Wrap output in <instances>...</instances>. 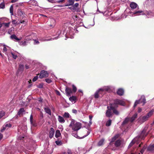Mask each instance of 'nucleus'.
<instances>
[{"label":"nucleus","instance_id":"obj_1","mask_svg":"<svg viewBox=\"0 0 154 154\" xmlns=\"http://www.w3.org/2000/svg\"><path fill=\"white\" fill-rule=\"evenodd\" d=\"M69 127H71L74 131H78L81 128V124L77 122L75 120L72 119L71 122L69 125Z\"/></svg>","mask_w":154,"mask_h":154},{"label":"nucleus","instance_id":"obj_2","mask_svg":"<svg viewBox=\"0 0 154 154\" xmlns=\"http://www.w3.org/2000/svg\"><path fill=\"white\" fill-rule=\"evenodd\" d=\"M145 130H143L141 132L140 135L137 137H135L134 138L130 143L128 147H130L131 146L135 143V141H137L138 140L137 139L138 138H140V139H143V137H144L145 136L144 135L145 133Z\"/></svg>","mask_w":154,"mask_h":154},{"label":"nucleus","instance_id":"obj_3","mask_svg":"<svg viewBox=\"0 0 154 154\" xmlns=\"http://www.w3.org/2000/svg\"><path fill=\"white\" fill-rule=\"evenodd\" d=\"M151 12L147 11H138L133 12V14L136 16H139L141 15H148L150 17L151 15Z\"/></svg>","mask_w":154,"mask_h":154},{"label":"nucleus","instance_id":"obj_4","mask_svg":"<svg viewBox=\"0 0 154 154\" xmlns=\"http://www.w3.org/2000/svg\"><path fill=\"white\" fill-rule=\"evenodd\" d=\"M140 102L143 103V106L146 103V100L145 96L143 95H142L141 96L140 99L136 100L133 106L135 108L137 104L140 103Z\"/></svg>","mask_w":154,"mask_h":154},{"label":"nucleus","instance_id":"obj_5","mask_svg":"<svg viewBox=\"0 0 154 154\" xmlns=\"http://www.w3.org/2000/svg\"><path fill=\"white\" fill-rule=\"evenodd\" d=\"M113 105H114L111 104L110 106H107L108 109L106 110V115L107 117H109L112 116V110L113 108Z\"/></svg>","mask_w":154,"mask_h":154},{"label":"nucleus","instance_id":"obj_6","mask_svg":"<svg viewBox=\"0 0 154 154\" xmlns=\"http://www.w3.org/2000/svg\"><path fill=\"white\" fill-rule=\"evenodd\" d=\"M78 32V31L77 29L69 27V31L68 33L70 36L69 38H73V35L75 34V33Z\"/></svg>","mask_w":154,"mask_h":154},{"label":"nucleus","instance_id":"obj_7","mask_svg":"<svg viewBox=\"0 0 154 154\" xmlns=\"http://www.w3.org/2000/svg\"><path fill=\"white\" fill-rule=\"evenodd\" d=\"M49 75V73L47 71L44 70H42L40 72L39 77L40 79L43 78H46Z\"/></svg>","mask_w":154,"mask_h":154},{"label":"nucleus","instance_id":"obj_8","mask_svg":"<svg viewBox=\"0 0 154 154\" xmlns=\"http://www.w3.org/2000/svg\"><path fill=\"white\" fill-rule=\"evenodd\" d=\"M149 118L146 115L140 116L139 118V121L140 123H142L148 120Z\"/></svg>","mask_w":154,"mask_h":154},{"label":"nucleus","instance_id":"obj_9","mask_svg":"<svg viewBox=\"0 0 154 154\" xmlns=\"http://www.w3.org/2000/svg\"><path fill=\"white\" fill-rule=\"evenodd\" d=\"M114 104L115 105L119 104L121 105L124 106L125 105V103L122 100L117 99L114 100Z\"/></svg>","mask_w":154,"mask_h":154},{"label":"nucleus","instance_id":"obj_10","mask_svg":"<svg viewBox=\"0 0 154 154\" xmlns=\"http://www.w3.org/2000/svg\"><path fill=\"white\" fill-rule=\"evenodd\" d=\"M112 88V87L110 86H105L103 87L100 88L101 91L102 92L108 91L111 90Z\"/></svg>","mask_w":154,"mask_h":154},{"label":"nucleus","instance_id":"obj_11","mask_svg":"<svg viewBox=\"0 0 154 154\" xmlns=\"http://www.w3.org/2000/svg\"><path fill=\"white\" fill-rule=\"evenodd\" d=\"M90 131H88L87 132V134L84 136L83 137H79L78 136V135L77 134V133H74L73 132H72V135L74 136L75 137L78 138V139H82L83 138H84L85 137L87 136L90 133Z\"/></svg>","mask_w":154,"mask_h":154},{"label":"nucleus","instance_id":"obj_12","mask_svg":"<svg viewBox=\"0 0 154 154\" xmlns=\"http://www.w3.org/2000/svg\"><path fill=\"white\" fill-rule=\"evenodd\" d=\"M101 91L100 90V88H99L98 90H97L95 92L94 96L95 98L97 99L99 97V94H101Z\"/></svg>","mask_w":154,"mask_h":154},{"label":"nucleus","instance_id":"obj_13","mask_svg":"<svg viewBox=\"0 0 154 154\" xmlns=\"http://www.w3.org/2000/svg\"><path fill=\"white\" fill-rule=\"evenodd\" d=\"M18 54L19 53L15 51L14 52H12L11 51V53H9V56H10V54H11L13 58L14 59H17Z\"/></svg>","mask_w":154,"mask_h":154},{"label":"nucleus","instance_id":"obj_14","mask_svg":"<svg viewBox=\"0 0 154 154\" xmlns=\"http://www.w3.org/2000/svg\"><path fill=\"white\" fill-rule=\"evenodd\" d=\"M65 92L66 95L69 96L71 95V94L72 93L71 89L68 88H66L65 89Z\"/></svg>","mask_w":154,"mask_h":154},{"label":"nucleus","instance_id":"obj_15","mask_svg":"<svg viewBox=\"0 0 154 154\" xmlns=\"http://www.w3.org/2000/svg\"><path fill=\"white\" fill-rule=\"evenodd\" d=\"M124 93V90L123 88H120L118 89L117 94L119 96H122Z\"/></svg>","mask_w":154,"mask_h":154},{"label":"nucleus","instance_id":"obj_16","mask_svg":"<svg viewBox=\"0 0 154 154\" xmlns=\"http://www.w3.org/2000/svg\"><path fill=\"white\" fill-rule=\"evenodd\" d=\"M54 133V130L52 128H51L49 131V137L50 138H51L53 137Z\"/></svg>","mask_w":154,"mask_h":154},{"label":"nucleus","instance_id":"obj_17","mask_svg":"<svg viewBox=\"0 0 154 154\" xmlns=\"http://www.w3.org/2000/svg\"><path fill=\"white\" fill-rule=\"evenodd\" d=\"M29 4L32 6H36L37 5V2L35 0H30L29 2Z\"/></svg>","mask_w":154,"mask_h":154},{"label":"nucleus","instance_id":"obj_18","mask_svg":"<svg viewBox=\"0 0 154 154\" xmlns=\"http://www.w3.org/2000/svg\"><path fill=\"white\" fill-rule=\"evenodd\" d=\"M58 120L60 123L62 124L64 123L65 121L63 118L60 116H58Z\"/></svg>","mask_w":154,"mask_h":154},{"label":"nucleus","instance_id":"obj_19","mask_svg":"<svg viewBox=\"0 0 154 154\" xmlns=\"http://www.w3.org/2000/svg\"><path fill=\"white\" fill-rule=\"evenodd\" d=\"M51 24H49V26L51 28L54 27L55 25V21L54 19H51L50 21Z\"/></svg>","mask_w":154,"mask_h":154},{"label":"nucleus","instance_id":"obj_20","mask_svg":"<svg viewBox=\"0 0 154 154\" xmlns=\"http://www.w3.org/2000/svg\"><path fill=\"white\" fill-rule=\"evenodd\" d=\"M137 4L134 2H132L130 4V6L131 8L132 9H134L136 8L137 6Z\"/></svg>","mask_w":154,"mask_h":154},{"label":"nucleus","instance_id":"obj_21","mask_svg":"<svg viewBox=\"0 0 154 154\" xmlns=\"http://www.w3.org/2000/svg\"><path fill=\"white\" fill-rule=\"evenodd\" d=\"M154 112V109H152L149 111L147 114L146 115L149 118L153 114Z\"/></svg>","mask_w":154,"mask_h":154},{"label":"nucleus","instance_id":"obj_22","mask_svg":"<svg viewBox=\"0 0 154 154\" xmlns=\"http://www.w3.org/2000/svg\"><path fill=\"white\" fill-rule=\"evenodd\" d=\"M75 0H68V3L65 6H69L73 5Z\"/></svg>","mask_w":154,"mask_h":154},{"label":"nucleus","instance_id":"obj_23","mask_svg":"<svg viewBox=\"0 0 154 154\" xmlns=\"http://www.w3.org/2000/svg\"><path fill=\"white\" fill-rule=\"evenodd\" d=\"M24 69V66L22 64H20L19 65V68L18 70V72H22Z\"/></svg>","mask_w":154,"mask_h":154},{"label":"nucleus","instance_id":"obj_24","mask_svg":"<svg viewBox=\"0 0 154 154\" xmlns=\"http://www.w3.org/2000/svg\"><path fill=\"white\" fill-rule=\"evenodd\" d=\"M50 149H49V148H48L46 149H45L44 151H43L44 152L43 153L44 154H50L52 152V151L51 149L49 151V150H50Z\"/></svg>","mask_w":154,"mask_h":154},{"label":"nucleus","instance_id":"obj_25","mask_svg":"<svg viewBox=\"0 0 154 154\" xmlns=\"http://www.w3.org/2000/svg\"><path fill=\"white\" fill-rule=\"evenodd\" d=\"M11 38L12 39H14L16 41H19L21 40V38H18L16 35L14 34L11 36Z\"/></svg>","mask_w":154,"mask_h":154},{"label":"nucleus","instance_id":"obj_26","mask_svg":"<svg viewBox=\"0 0 154 154\" xmlns=\"http://www.w3.org/2000/svg\"><path fill=\"white\" fill-rule=\"evenodd\" d=\"M76 99V97L75 96H73L69 98V100L72 103H75Z\"/></svg>","mask_w":154,"mask_h":154},{"label":"nucleus","instance_id":"obj_27","mask_svg":"<svg viewBox=\"0 0 154 154\" xmlns=\"http://www.w3.org/2000/svg\"><path fill=\"white\" fill-rule=\"evenodd\" d=\"M137 114L136 113L131 118L130 121L131 122H133L137 118Z\"/></svg>","mask_w":154,"mask_h":154},{"label":"nucleus","instance_id":"obj_28","mask_svg":"<svg viewBox=\"0 0 154 154\" xmlns=\"http://www.w3.org/2000/svg\"><path fill=\"white\" fill-rule=\"evenodd\" d=\"M45 112L48 114L51 115V112L50 109L48 107H46L44 108Z\"/></svg>","mask_w":154,"mask_h":154},{"label":"nucleus","instance_id":"obj_29","mask_svg":"<svg viewBox=\"0 0 154 154\" xmlns=\"http://www.w3.org/2000/svg\"><path fill=\"white\" fill-rule=\"evenodd\" d=\"M72 11L73 12H80V10L79 8H76L73 5H72Z\"/></svg>","mask_w":154,"mask_h":154},{"label":"nucleus","instance_id":"obj_30","mask_svg":"<svg viewBox=\"0 0 154 154\" xmlns=\"http://www.w3.org/2000/svg\"><path fill=\"white\" fill-rule=\"evenodd\" d=\"M121 142L120 140H117L115 143V146L116 147L119 146L121 145Z\"/></svg>","mask_w":154,"mask_h":154},{"label":"nucleus","instance_id":"obj_31","mask_svg":"<svg viewBox=\"0 0 154 154\" xmlns=\"http://www.w3.org/2000/svg\"><path fill=\"white\" fill-rule=\"evenodd\" d=\"M147 150L149 151H152L154 150V145H150L148 148Z\"/></svg>","mask_w":154,"mask_h":154},{"label":"nucleus","instance_id":"obj_32","mask_svg":"<svg viewBox=\"0 0 154 154\" xmlns=\"http://www.w3.org/2000/svg\"><path fill=\"white\" fill-rule=\"evenodd\" d=\"M61 135V134L60 131L59 130H57L56 131L55 134V136L56 137L58 138L60 137Z\"/></svg>","mask_w":154,"mask_h":154},{"label":"nucleus","instance_id":"obj_33","mask_svg":"<svg viewBox=\"0 0 154 154\" xmlns=\"http://www.w3.org/2000/svg\"><path fill=\"white\" fill-rule=\"evenodd\" d=\"M119 134H117L112 139L110 142H114L117 139V138L119 137Z\"/></svg>","mask_w":154,"mask_h":154},{"label":"nucleus","instance_id":"obj_34","mask_svg":"<svg viewBox=\"0 0 154 154\" xmlns=\"http://www.w3.org/2000/svg\"><path fill=\"white\" fill-rule=\"evenodd\" d=\"M24 112V110L23 108H20L19 110V111L18 112V115L19 116H20L22 115L23 112Z\"/></svg>","mask_w":154,"mask_h":154},{"label":"nucleus","instance_id":"obj_35","mask_svg":"<svg viewBox=\"0 0 154 154\" xmlns=\"http://www.w3.org/2000/svg\"><path fill=\"white\" fill-rule=\"evenodd\" d=\"M32 120H33V116L32 115H31L30 116V123H31V125H32L35 126H36V125L35 124H34L33 123Z\"/></svg>","mask_w":154,"mask_h":154},{"label":"nucleus","instance_id":"obj_36","mask_svg":"<svg viewBox=\"0 0 154 154\" xmlns=\"http://www.w3.org/2000/svg\"><path fill=\"white\" fill-rule=\"evenodd\" d=\"M19 45L22 46H25L27 45L26 41L19 42Z\"/></svg>","mask_w":154,"mask_h":154},{"label":"nucleus","instance_id":"obj_37","mask_svg":"<svg viewBox=\"0 0 154 154\" xmlns=\"http://www.w3.org/2000/svg\"><path fill=\"white\" fill-rule=\"evenodd\" d=\"M104 139H101L98 143V145L99 146H100L103 144L104 142Z\"/></svg>","mask_w":154,"mask_h":154},{"label":"nucleus","instance_id":"obj_38","mask_svg":"<svg viewBox=\"0 0 154 154\" xmlns=\"http://www.w3.org/2000/svg\"><path fill=\"white\" fill-rule=\"evenodd\" d=\"M129 119L128 118H126L122 123V125H124L126 124L129 121Z\"/></svg>","mask_w":154,"mask_h":154},{"label":"nucleus","instance_id":"obj_39","mask_svg":"<svg viewBox=\"0 0 154 154\" xmlns=\"http://www.w3.org/2000/svg\"><path fill=\"white\" fill-rule=\"evenodd\" d=\"M63 117L65 118H69L70 116L68 112H65L63 115Z\"/></svg>","mask_w":154,"mask_h":154},{"label":"nucleus","instance_id":"obj_40","mask_svg":"<svg viewBox=\"0 0 154 154\" xmlns=\"http://www.w3.org/2000/svg\"><path fill=\"white\" fill-rule=\"evenodd\" d=\"M13 5H12L11 6L10 8V11L11 15H13Z\"/></svg>","mask_w":154,"mask_h":154},{"label":"nucleus","instance_id":"obj_41","mask_svg":"<svg viewBox=\"0 0 154 154\" xmlns=\"http://www.w3.org/2000/svg\"><path fill=\"white\" fill-rule=\"evenodd\" d=\"M113 113L116 115H118L119 114V112L115 109V107L113 106V108L112 109Z\"/></svg>","mask_w":154,"mask_h":154},{"label":"nucleus","instance_id":"obj_42","mask_svg":"<svg viewBox=\"0 0 154 154\" xmlns=\"http://www.w3.org/2000/svg\"><path fill=\"white\" fill-rule=\"evenodd\" d=\"M3 52H6L7 51V48H9V47L5 44L3 45Z\"/></svg>","mask_w":154,"mask_h":154},{"label":"nucleus","instance_id":"obj_43","mask_svg":"<svg viewBox=\"0 0 154 154\" xmlns=\"http://www.w3.org/2000/svg\"><path fill=\"white\" fill-rule=\"evenodd\" d=\"M112 122V121L111 119L109 120L106 122V125L107 126H110Z\"/></svg>","mask_w":154,"mask_h":154},{"label":"nucleus","instance_id":"obj_44","mask_svg":"<svg viewBox=\"0 0 154 154\" xmlns=\"http://www.w3.org/2000/svg\"><path fill=\"white\" fill-rule=\"evenodd\" d=\"M59 38V35L58 36H57V37H55V38H51L50 39H45L44 40V41H49L51 40H54V39H57V38Z\"/></svg>","mask_w":154,"mask_h":154},{"label":"nucleus","instance_id":"obj_45","mask_svg":"<svg viewBox=\"0 0 154 154\" xmlns=\"http://www.w3.org/2000/svg\"><path fill=\"white\" fill-rule=\"evenodd\" d=\"M5 114V112L3 111H1L0 112V119Z\"/></svg>","mask_w":154,"mask_h":154},{"label":"nucleus","instance_id":"obj_46","mask_svg":"<svg viewBox=\"0 0 154 154\" xmlns=\"http://www.w3.org/2000/svg\"><path fill=\"white\" fill-rule=\"evenodd\" d=\"M3 25H4L6 27V28H8L9 27L10 23H2Z\"/></svg>","mask_w":154,"mask_h":154},{"label":"nucleus","instance_id":"obj_47","mask_svg":"<svg viewBox=\"0 0 154 154\" xmlns=\"http://www.w3.org/2000/svg\"><path fill=\"white\" fill-rule=\"evenodd\" d=\"M146 146H144L143 148L142 149L140 150V152L141 153V154H143V152L146 149Z\"/></svg>","mask_w":154,"mask_h":154},{"label":"nucleus","instance_id":"obj_48","mask_svg":"<svg viewBox=\"0 0 154 154\" xmlns=\"http://www.w3.org/2000/svg\"><path fill=\"white\" fill-rule=\"evenodd\" d=\"M72 91L74 92H75L77 91V88L74 85H72Z\"/></svg>","mask_w":154,"mask_h":154},{"label":"nucleus","instance_id":"obj_49","mask_svg":"<svg viewBox=\"0 0 154 154\" xmlns=\"http://www.w3.org/2000/svg\"><path fill=\"white\" fill-rule=\"evenodd\" d=\"M45 81L46 82L48 83H50L52 82L51 80V79L48 78L45 79Z\"/></svg>","mask_w":154,"mask_h":154},{"label":"nucleus","instance_id":"obj_50","mask_svg":"<svg viewBox=\"0 0 154 154\" xmlns=\"http://www.w3.org/2000/svg\"><path fill=\"white\" fill-rule=\"evenodd\" d=\"M38 78V75H36L34 77V78L32 79L33 82H35L36 81Z\"/></svg>","mask_w":154,"mask_h":154},{"label":"nucleus","instance_id":"obj_51","mask_svg":"<svg viewBox=\"0 0 154 154\" xmlns=\"http://www.w3.org/2000/svg\"><path fill=\"white\" fill-rule=\"evenodd\" d=\"M5 7V5L4 3H2L0 4V8H4Z\"/></svg>","mask_w":154,"mask_h":154},{"label":"nucleus","instance_id":"obj_52","mask_svg":"<svg viewBox=\"0 0 154 154\" xmlns=\"http://www.w3.org/2000/svg\"><path fill=\"white\" fill-rule=\"evenodd\" d=\"M67 153L68 154H72L71 150L69 149H68L67 150Z\"/></svg>","mask_w":154,"mask_h":154},{"label":"nucleus","instance_id":"obj_53","mask_svg":"<svg viewBox=\"0 0 154 154\" xmlns=\"http://www.w3.org/2000/svg\"><path fill=\"white\" fill-rule=\"evenodd\" d=\"M5 125V127H6V128H10L11 126V125L10 123L6 124Z\"/></svg>","mask_w":154,"mask_h":154},{"label":"nucleus","instance_id":"obj_54","mask_svg":"<svg viewBox=\"0 0 154 154\" xmlns=\"http://www.w3.org/2000/svg\"><path fill=\"white\" fill-rule=\"evenodd\" d=\"M55 143L57 145H61L62 144L61 142L59 141H56Z\"/></svg>","mask_w":154,"mask_h":154},{"label":"nucleus","instance_id":"obj_55","mask_svg":"<svg viewBox=\"0 0 154 154\" xmlns=\"http://www.w3.org/2000/svg\"><path fill=\"white\" fill-rule=\"evenodd\" d=\"M6 127H5V125L3 126L2 129L1 130V132H3L6 129Z\"/></svg>","mask_w":154,"mask_h":154},{"label":"nucleus","instance_id":"obj_56","mask_svg":"<svg viewBox=\"0 0 154 154\" xmlns=\"http://www.w3.org/2000/svg\"><path fill=\"white\" fill-rule=\"evenodd\" d=\"M72 18L75 21L77 20L78 18L77 17L76 15H73L72 17Z\"/></svg>","mask_w":154,"mask_h":154},{"label":"nucleus","instance_id":"obj_57","mask_svg":"<svg viewBox=\"0 0 154 154\" xmlns=\"http://www.w3.org/2000/svg\"><path fill=\"white\" fill-rule=\"evenodd\" d=\"M38 88H42L43 87V84H40L37 86Z\"/></svg>","mask_w":154,"mask_h":154},{"label":"nucleus","instance_id":"obj_58","mask_svg":"<svg viewBox=\"0 0 154 154\" xmlns=\"http://www.w3.org/2000/svg\"><path fill=\"white\" fill-rule=\"evenodd\" d=\"M12 22L14 24H17V22L15 20H12Z\"/></svg>","mask_w":154,"mask_h":154},{"label":"nucleus","instance_id":"obj_59","mask_svg":"<svg viewBox=\"0 0 154 154\" xmlns=\"http://www.w3.org/2000/svg\"><path fill=\"white\" fill-rule=\"evenodd\" d=\"M55 91L56 94L57 95H58L59 96L60 95V92L56 90H55Z\"/></svg>","mask_w":154,"mask_h":154},{"label":"nucleus","instance_id":"obj_60","mask_svg":"<svg viewBox=\"0 0 154 154\" xmlns=\"http://www.w3.org/2000/svg\"><path fill=\"white\" fill-rule=\"evenodd\" d=\"M142 109L141 108L139 107L138 109V112L139 113L141 112L142 111Z\"/></svg>","mask_w":154,"mask_h":154},{"label":"nucleus","instance_id":"obj_61","mask_svg":"<svg viewBox=\"0 0 154 154\" xmlns=\"http://www.w3.org/2000/svg\"><path fill=\"white\" fill-rule=\"evenodd\" d=\"M76 8H78V7L79 5V4L78 3H75L74 5H73Z\"/></svg>","mask_w":154,"mask_h":154},{"label":"nucleus","instance_id":"obj_62","mask_svg":"<svg viewBox=\"0 0 154 154\" xmlns=\"http://www.w3.org/2000/svg\"><path fill=\"white\" fill-rule=\"evenodd\" d=\"M34 44H38L39 43V42L38 41L36 40H34Z\"/></svg>","mask_w":154,"mask_h":154},{"label":"nucleus","instance_id":"obj_63","mask_svg":"<svg viewBox=\"0 0 154 154\" xmlns=\"http://www.w3.org/2000/svg\"><path fill=\"white\" fill-rule=\"evenodd\" d=\"M65 0H59L57 1V2L58 3H61L63 2Z\"/></svg>","mask_w":154,"mask_h":154},{"label":"nucleus","instance_id":"obj_64","mask_svg":"<svg viewBox=\"0 0 154 154\" xmlns=\"http://www.w3.org/2000/svg\"><path fill=\"white\" fill-rule=\"evenodd\" d=\"M72 112L73 113L76 114L77 113V110L75 109H73L72 110Z\"/></svg>","mask_w":154,"mask_h":154}]
</instances>
